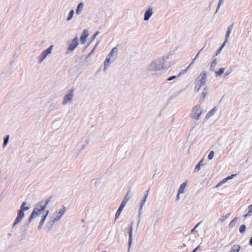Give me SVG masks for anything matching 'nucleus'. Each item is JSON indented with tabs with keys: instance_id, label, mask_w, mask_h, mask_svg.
<instances>
[{
	"instance_id": "obj_1",
	"label": "nucleus",
	"mask_w": 252,
	"mask_h": 252,
	"mask_svg": "<svg viewBox=\"0 0 252 252\" xmlns=\"http://www.w3.org/2000/svg\"><path fill=\"white\" fill-rule=\"evenodd\" d=\"M171 65L168 56H164L154 60L146 67L149 72H161L167 70Z\"/></svg>"
},
{
	"instance_id": "obj_2",
	"label": "nucleus",
	"mask_w": 252,
	"mask_h": 252,
	"mask_svg": "<svg viewBox=\"0 0 252 252\" xmlns=\"http://www.w3.org/2000/svg\"><path fill=\"white\" fill-rule=\"evenodd\" d=\"M49 202V199L41 200L36 205L35 207L34 208L33 212L29 218V221H31L33 218L39 215H42V218L39 224V227H41L49 214V211L45 210Z\"/></svg>"
},
{
	"instance_id": "obj_3",
	"label": "nucleus",
	"mask_w": 252,
	"mask_h": 252,
	"mask_svg": "<svg viewBox=\"0 0 252 252\" xmlns=\"http://www.w3.org/2000/svg\"><path fill=\"white\" fill-rule=\"evenodd\" d=\"M26 205V202H24L22 203L20 207V209L18 212V215L14 222L13 226H14L16 224L18 223L22 220V219L25 216L24 211L28 210L29 209V208L28 206H25Z\"/></svg>"
},
{
	"instance_id": "obj_4",
	"label": "nucleus",
	"mask_w": 252,
	"mask_h": 252,
	"mask_svg": "<svg viewBox=\"0 0 252 252\" xmlns=\"http://www.w3.org/2000/svg\"><path fill=\"white\" fill-rule=\"evenodd\" d=\"M118 55V49L117 47H114L112 49L111 52L108 55L106 59L104 62V68L106 69L107 66L109 65L110 60L112 59V60H114L116 59Z\"/></svg>"
},
{
	"instance_id": "obj_5",
	"label": "nucleus",
	"mask_w": 252,
	"mask_h": 252,
	"mask_svg": "<svg viewBox=\"0 0 252 252\" xmlns=\"http://www.w3.org/2000/svg\"><path fill=\"white\" fill-rule=\"evenodd\" d=\"M202 112V108L200 106L196 105L192 109L190 114L191 117L195 120H199Z\"/></svg>"
},
{
	"instance_id": "obj_6",
	"label": "nucleus",
	"mask_w": 252,
	"mask_h": 252,
	"mask_svg": "<svg viewBox=\"0 0 252 252\" xmlns=\"http://www.w3.org/2000/svg\"><path fill=\"white\" fill-rule=\"evenodd\" d=\"M207 78V73L204 72L201 73L196 79L195 83H198L202 86H204L205 84Z\"/></svg>"
},
{
	"instance_id": "obj_7",
	"label": "nucleus",
	"mask_w": 252,
	"mask_h": 252,
	"mask_svg": "<svg viewBox=\"0 0 252 252\" xmlns=\"http://www.w3.org/2000/svg\"><path fill=\"white\" fill-rule=\"evenodd\" d=\"M53 45H51L48 49L44 51L40 56V62H42L46 56L51 53Z\"/></svg>"
},
{
	"instance_id": "obj_8",
	"label": "nucleus",
	"mask_w": 252,
	"mask_h": 252,
	"mask_svg": "<svg viewBox=\"0 0 252 252\" xmlns=\"http://www.w3.org/2000/svg\"><path fill=\"white\" fill-rule=\"evenodd\" d=\"M133 221H131L130 226L128 228V235H129V239H128V247L129 248L131 247L132 243V230H133Z\"/></svg>"
},
{
	"instance_id": "obj_9",
	"label": "nucleus",
	"mask_w": 252,
	"mask_h": 252,
	"mask_svg": "<svg viewBox=\"0 0 252 252\" xmlns=\"http://www.w3.org/2000/svg\"><path fill=\"white\" fill-rule=\"evenodd\" d=\"M149 219L151 223L153 224L154 226H155L159 221L158 215L156 214L151 215Z\"/></svg>"
},
{
	"instance_id": "obj_10",
	"label": "nucleus",
	"mask_w": 252,
	"mask_h": 252,
	"mask_svg": "<svg viewBox=\"0 0 252 252\" xmlns=\"http://www.w3.org/2000/svg\"><path fill=\"white\" fill-rule=\"evenodd\" d=\"M153 7H149L144 14V20L148 21L153 14Z\"/></svg>"
},
{
	"instance_id": "obj_11",
	"label": "nucleus",
	"mask_w": 252,
	"mask_h": 252,
	"mask_svg": "<svg viewBox=\"0 0 252 252\" xmlns=\"http://www.w3.org/2000/svg\"><path fill=\"white\" fill-rule=\"evenodd\" d=\"M78 43L77 38L76 37L71 41V43L70 44L68 50H70V51H73L78 46Z\"/></svg>"
},
{
	"instance_id": "obj_12",
	"label": "nucleus",
	"mask_w": 252,
	"mask_h": 252,
	"mask_svg": "<svg viewBox=\"0 0 252 252\" xmlns=\"http://www.w3.org/2000/svg\"><path fill=\"white\" fill-rule=\"evenodd\" d=\"M73 90H72L70 93L64 96L63 104H65L68 102V101L71 100L73 96Z\"/></svg>"
},
{
	"instance_id": "obj_13",
	"label": "nucleus",
	"mask_w": 252,
	"mask_h": 252,
	"mask_svg": "<svg viewBox=\"0 0 252 252\" xmlns=\"http://www.w3.org/2000/svg\"><path fill=\"white\" fill-rule=\"evenodd\" d=\"M88 36L87 30H84L80 37L81 42L82 44H84L86 41V38Z\"/></svg>"
},
{
	"instance_id": "obj_14",
	"label": "nucleus",
	"mask_w": 252,
	"mask_h": 252,
	"mask_svg": "<svg viewBox=\"0 0 252 252\" xmlns=\"http://www.w3.org/2000/svg\"><path fill=\"white\" fill-rule=\"evenodd\" d=\"M217 108L214 107L212 109H211L210 111L208 112L205 116V119L208 120L213 115H214V113L216 112Z\"/></svg>"
},
{
	"instance_id": "obj_15",
	"label": "nucleus",
	"mask_w": 252,
	"mask_h": 252,
	"mask_svg": "<svg viewBox=\"0 0 252 252\" xmlns=\"http://www.w3.org/2000/svg\"><path fill=\"white\" fill-rule=\"evenodd\" d=\"M148 192H149V190L147 191L146 193L144 195V196H143V199L141 201L139 211L142 209L143 206L144 204H145L146 199H147V197L148 195Z\"/></svg>"
},
{
	"instance_id": "obj_16",
	"label": "nucleus",
	"mask_w": 252,
	"mask_h": 252,
	"mask_svg": "<svg viewBox=\"0 0 252 252\" xmlns=\"http://www.w3.org/2000/svg\"><path fill=\"white\" fill-rule=\"evenodd\" d=\"M187 183H182L181 186H180L178 192H179V194H182L184 192V190L186 187Z\"/></svg>"
},
{
	"instance_id": "obj_17",
	"label": "nucleus",
	"mask_w": 252,
	"mask_h": 252,
	"mask_svg": "<svg viewBox=\"0 0 252 252\" xmlns=\"http://www.w3.org/2000/svg\"><path fill=\"white\" fill-rule=\"evenodd\" d=\"M240 249V246L238 245H235L231 247L230 252H239Z\"/></svg>"
},
{
	"instance_id": "obj_18",
	"label": "nucleus",
	"mask_w": 252,
	"mask_h": 252,
	"mask_svg": "<svg viewBox=\"0 0 252 252\" xmlns=\"http://www.w3.org/2000/svg\"><path fill=\"white\" fill-rule=\"evenodd\" d=\"M233 26L232 25L229 26L228 27L227 31L226 32V34H225V39H228V38L229 37L230 33L231 32L232 30H233Z\"/></svg>"
},
{
	"instance_id": "obj_19",
	"label": "nucleus",
	"mask_w": 252,
	"mask_h": 252,
	"mask_svg": "<svg viewBox=\"0 0 252 252\" xmlns=\"http://www.w3.org/2000/svg\"><path fill=\"white\" fill-rule=\"evenodd\" d=\"M203 165V159H202L196 165L195 168L194 169V172H198L200 170V166H202Z\"/></svg>"
},
{
	"instance_id": "obj_20",
	"label": "nucleus",
	"mask_w": 252,
	"mask_h": 252,
	"mask_svg": "<svg viewBox=\"0 0 252 252\" xmlns=\"http://www.w3.org/2000/svg\"><path fill=\"white\" fill-rule=\"evenodd\" d=\"M217 63H218L217 60L216 58L213 60V61L212 62V63L211 64L210 69L212 70V71H214L216 65L217 64Z\"/></svg>"
},
{
	"instance_id": "obj_21",
	"label": "nucleus",
	"mask_w": 252,
	"mask_h": 252,
	"mask_svg": "<svg viewBox=\"0 0 252 252\" xmlns=\"http://www.w3.org/2000/svg\"><path fill=\"white\" fill-rule=\"evenodd\" d=\"M224 71V68L223 67L220 68L218 71L215 72L216 76H221Z\"/></svg>"
},
{
	"instance_id": "obj_22",
	"label": "nucleus",
	"mask_w": 252,
	"mask_h": 252,
	"mask_svg": "<svg viewBox=\"0 0 252 252\" xmlns=\"http://www.w3.org/2000/svg\"><path fill=\"white\" fill-rule=\"evenodd\" d=\"M237 220H238V218H237V217H235L233 220H232L230 221V222L229 224V227H230V228L233 227L236 225Z\"/></svg>"
},
{
	"instance_id": "obj_23",
	"label": "nucleus",
	"mask_w": 252,
	"mask_h": 252,
	"mask_svg": "<svg viewBox=\"0 0 252 252\" xmlns=\"http://www.w3.org/2000/svg\"><path fill=\"white\" fill-rule=\"evenodd\" d=\"M83 8V4L81 2L80 3L78 6H77V9H76V13L79 14L81 12V11L82 10Z\"/></svg>"
},
{
	"instance_id": "obj_24",
	"label": "nucleus",
	"mask_w": 252,
	"mask_h": 252,
	"mask_svg": "<svg viewBox=\"0 0 252 252\" xmlns=\"http://www.w3.org/2000/svg\"><path fill=\"white\" fill-rule=\"evenodd\" d=\"M248 212L247 214H246L244 217L247 218L248 217H250L252 215V207H251V205H250L249 207H248Z\"/></svg>"
},
{
	"instance_id": "obj_25",
	"label": "nucleus",
	"mask_w": 252,
	"mask_h": 252,
	"mask_svg": "<svg viewBox=\"0 0 252 252\" xmlns=\"http://www.w3.org/2000/svg\"><path fill=\"white\" fill-rule=\"evenodd\" d=\"M64 212V210H61L59 212L57 213V218L55 220H59L62 216Z\"/></svg>"
},
{
	"instance_id": "obj_26",
	"label": "nucleus",
	"mask_w": 252,
	"mask_h": 252,
	"mask_svg": "<svg viewBox=\"0 0 252 252\" xmlns=\"http://www.w3.org/2000/svg\"><path fill=\"white\" fill-rule=\"evenodd\" d=\"M246 227L244 224L240 225L239 227V232L240 233H244L246 231Z\"/></svg>"
},
{
	"instance_id": "obj_27",
	"label": "nucleus",
	"mask_w": 252,
	"mask_h": 252,
	"mask_svg": "<svg viewBox=\"0 0 252 252\" xmlns=\"http://www.w3.org/2000/svg\"><path fill=\"white\" fill-rule=\"evenodd\" d=\"M125 206V199H124L123 200L121 206H120L119 208L118 209V210L117 211H119L121 213V212L123 210Z\"/></svg>"
},
{
	"instance_id": "obj_28",
	"label": "nucleus",
	"mask_w": 252,
	"mask_h": 252,
	"mask_svg": "<svg viewBox=\"0 0 252 252\" xmlns=\"http://www.w3.org/2000/svg\"><path fill=\"white\" fill-rule=\"evenodd\" d=\"M202 86L200 84H198V83H196V85L194 87V90L195 92H198L200 88H201Z\"/></svg>"
},
{
	"instance_id": "obj_29",
	"label": "nucleus",
	"mask_w": 252,
	"mask_h": 252,
	"mask_svg": "<svg viewBox=\"0 0 252 252\" xmlns=\"http://www.w3.org/2000/svg\"><path fill=\"white\" fill-rule=\"evenodd\" d=\"M73 14H74V11L73 10H71L70 12H69V13L68 14V16L67 18V20L68 21L69 20H70L72 17H73Z\"/></svg>"
},
{
	"instance_id": "obj_30",
	"label": "nucleus",
	"mask_w": 252,
	"mask_h": 252,
	"mask_svg": "<svg viewBox=\"0 0 252 252\" xmlns=\"http://www.w3.org/2000/svg\"><path fill=\"white\" fill-rule=\"evenodd\" d=\"M189 67H190V66H189H189H188V67H187L185 69L181 70V72H180L178 74V75L179 77L181 75H182V74H183L185 73L187 71L188 69L189 68Z\"/></svg>"
},
{
	"instance_id": "obj_31",
	"label": "nucleus",
	"mask_w": 252,
	"mask_h": 252,
	"mask_svg": "<svg viewBox=\"0 0 252 252\" xmlns=\"http://www.w3.org/2000/svg\"><path fill=\"white\" fill-rule=\"evenodd\" d=\"M214 156V152L213 151H211L208 156V159L210 160L212 159L213 158Z\"/></svg>"
},
{
	"instance_id": "obj_32",
	"label": "nucleus",
	"mask_w": 252,
	"mask_h": 252,
	"mask_svg": "<svg viewBox=\"0 0 252 252\" xmlns=\"http://www.w3.org/2000/svg\"><path fill=\"white\" fill-rule=\"evenodd\" d=\"M179 76L178 75H173V76H170L169 77H168L167 79V81H172L177 78H178Z\"/></svg>"
},
{
	"instance_id": "obj_33",
	"label": "nucleus",
	"mask_w": 252,
	"mask_h": 252,
	"mask_svg": "<svg viewBox=\"0 0 252 252\" xmlns=\"http://www.w3.org/2000/svg\"><path fill=\"white\" fill-rule=\"evenodd\" d=\"M227 179L226 178H224L223 179L221 182H220L217 186H216V187H218L221 185H222V184L225 183L226 182H227Z\"/></svg>"
},
{
	"instance_id": "obj_34",
	"label": "nucleus",
	"mask_w": 252,
	"mask_h": 252,
	"mask_svg": "<svg viewBox=\"0 0 252 252\" xmlns=\"http://www.w3.org/2000/svg\"><path fill=\"white\" fill-rule=\"evenodd\" d=\"M229 215V214H228L227 215H226V216H222L220 219V221L221 222H224L226 220V219L227 218L228 216Z\"/></svg>"
},
{
	"instance_id": "obj_35",
	"label": "nucleus",
	"mask_w": 252,
	"mask_h": 252,
	"mask_svg": "<svg viewBox=\"0 0 252 252\" xmlns=\"http://www.w3.org/2000/svg\"><path fill=\"white\" fill-rule=\"evenodd\" d=\"M202 49H201V50L199 51V52L198 53V54L196 55V56L195 57V58L192 60L191 63L189 64V66H190V65H191L194 62H195V61L196 60V58L198 57V55L200 53V52L202 51Z\"/></svg>"
},
{
	"instance_id": "obj_36",
	"label": "nucleus",
	"mask_w": 252,
	"mask_h": 252,
	"mask_svg": "<svg viewBox=\"0 0 252 252\" xmlns=\"http://www.w3.org/2000/svg\"><path fill=\"white\" fill-rule=\"evenodd\" d=\"M8 139H9V136L7 135L6 136V137H5L4 139V142H3V147L5 146L7 144V142H8Z\"/></svg>"
},
{
	"instance_id": "obj_37",
	"label": "nucleus",
	"mask_w": 252,
	"mask_h": 252,
	"mask_svg": "<svg viewBox=\"0 0 252 252\" xmlns=\"http://www.w3.org/2000/svg\"><path fill=\"white\" fill-rule=\"evenodd\" d=\"M222 49V47H220L219 48V49L218 50V51H217L216 54V56H217L219 54H220V53Z\"/></svg>"
},
{
	"instance_id": "obj_38",
	"label": "nucleus",
	"mask_w": 252,
	"mask_h": 252,
	"mask_svg": "<svg viewBox=\"0 0 252 252\" xmlns=\"http://www.w3.org/2000/svg\"><path fill=\"white\" fill-rule=\"evenodd\" d=\"M236 176V174H232L229 176H228L226 177L227 181H228L229 180L232 179L234 177Z\"/></svg>"
},
{
	"instance_id": "obj_39",
	"label": "nucleus",
	"mask_w": 252,
	"mask_h": 252,
	"mask_svg": "<svg viewBox=\"0 0 252 252\" xmlns=\"http://www.w3.org/2000/svg\"><path fill=\"white\" fill-rule=\"evenodd\" d=\"M121 214V212H120L119 211H117L116 213V216H115V219H117L120 216Z\"/></svg>"
},
{
	"instance_id": "obj_40",
	"label": "nucleus",
	"mask_w": 252,
	"mask_h": 252,
	"mask_svg": "<svg viewBox=\"0 0 252 252\" xmlns=\"http://www.w3.org/2000/svg\"><path fill=\"white\" fill-rule=\"evenodd\" d=\"M231 71H232V70H230V69H229L228 70H227L225 74V76L229 74L231 72Z\"/></svg>"
},
{
	"instance_id": "obj_41",
	"label": "nucleus",
	"mask_w": 252,
	"mask_h": 252,
	"mask_svg": "<svg viewBox=\"0 0 252 252\" xmlns=\"http://www.w3.org/2000/svg\"><path fill=\"white\" fill-rule=\"evenodd\" d=\"M227 40L228 39H225L224 41L223 42V44H222V45L220 47H222V48H223V47L225 46L226 43L227 42Z\"/></svg>"
},
{
	"instance_id": "obj_42",
	"label": "nucleus",
	"mask_w": 252,
	"mask_h": 252,
	"mask_svg": "<svg viewBox=\"0 0 252 252\" xmlns=\"http://www.w3.org/2000/svg\"><path fill=\"white\" fill-rule=\"evenodd\" d=\"M180 194H179V192H178V194L177 195V197H176V200H179L180 199Z\"/></svg>"
},
{
	"instance_id": "obj_43",
	"label": "nucleus",
	"mask_w": 252,
	"mask_h": 252,
	"mask_svg": "<svg viewBox=\"0 0 252 252\" xmlns=\"http://www.w3.org/2000/svg\"><path fill=\"white\" fill-rule=\"evenodd\" d=\"M201 221H200L199 222H198L195 226V227H194V229H195L196 228H197V227L199 225V224L201 223Z\"/></svg>"
},
{
	"instance_id": "obj_44",
	"label": "nucleus",
	"mask_w": 252,
	"mask_h": 252,
	"mask_svg": "<svg viewBox=\"0 0 252 252\" xmlns=\"http://www.w3.org/2000/svg\"><path fill=\"white\" fill-rule=\"evenodd\" d=\"M199 246H198V247H197L195 249L193 250V251L191 252H196L197 250H198V249L199 248Z\"/></svg>"
},
{
	"instance_id": "obj_45",
	"label": "nucleus",
	"mask_w": 252,
	"mask_h": 252,
	"mask_svg": "<svg viewBox=\"0 0 252 252\" xmlns=\"http://www.w3.org/2000/svg\"><path fill=\"white\" fill-rule=\"evenodd\" d=\"M249 243L252 246V237L250 239Z\"/></svg>"
},
{
	"instance_id": "obj_46",
	"label": "nucleus",
	"mask_w": 252,
	"mask_h": 252,
	"mask_svg": "<svg viewBox=\"0 0 252 252\" xmlns=\"http://www.w3.org/2000/svg\"><path fill=\"white\" fill-rule=\"evenodd\" d=\"M202 96L204 98L205 97V94L203 92L202 93Z\"/></svg>"
},
{
	"instance_id": "obj_47",
	"label": "nucleus",
	"mask_w": 252,
	"mask_h": 252,
	"mask_svg": "<svg viewBox=\"0 0 252 252\" xmlns=\"http://www.w3.org/2000/svg\"><path fill=\"white\" fill-rule=\"evenodd\" d=\"M221 4V3L219 2V3H218V8H220V6Z\"/></svg>"
},
{
	"instance_id": "obj_48",
	"label": "nucleus",
	"mask_w": 252,
	"mask_h": 252,
	"mask_svg": "<svg viewBox=\"0 0 252 252\" xmlns=\"http://www.w3.org/2000/svg\"><path fill=\"white\" fill-rule=\"evenodd\" d=\"M221 4V3L219 2V3H218V8H220V6Z\"/></svg>"
},
{
	"instance_id": "obj_49",
	"label": "nucleus",
	"mask_w": 252,
	"mask_h": 252,
	"mask_svg": "<svg viewBox=\"0 0 252 252\" xmlns=\"http://www.w3.org/2000/svg\"><path fill=\"white\" fill-rule=\"evenodd\" d=\"M222 1H223V0H219V2H220V3H221L222 2Z\"/></svg>"
},
{
	"instance_id": "obj_50",
	"label": "nucleus",
	"mask_w": 252,
	"mask_h": 252,
	"mask_svg": "<svg viewBox=\"0 0 252 252\" xmlns=\"http://www.w3.org/2000/svg\"><path fill=\"white\" fill-rule=\"evenodd\" d=\"M219 9V8H218V7H217V8L216 9V12H217V11H218Z\"/></svg>"
},
{
	"instance_id": "obj_51",
	"label": "nucleus",
	"mask_w": 252,
	"mask_h": 252,
	"mask_svg": "<svg viewBox=\"0 0 252 252\" xmlns=\"http://www.w3.org/2000/svg\"><path fill=\"white\" fill-rule=\"evenodd\" d=\"M195 229H194V228L191 230V232H192L194 231Z\"/></svg>"
},
{
	"instance_id": "obj_52",
	"label": "nucleus",
	"mask_w": 252,
	"mask_h": 252,
	"mask_svg": "<svg viewBox=\"0 0 252 252\" xmlns=\"http://www.w3.org/2000/svg\"><path fill=\"white\" fill-rule=\"evenodd\" d=\"M102 252H107L105 251H103Z\"/></svg>"
},
{
	"instance_id": "obj_53",
	"label": "nucleus",
	"mask_w": 252,
	"mask_h": 252,
	"mask_svg": "<svg viewBox=\"0 0 252 252\" xmlns=\"http://www.w3.org/2000/svg\"><path fill=\"white\" fill-rule=\"evenodd\" d=\"M251 207H252V204L251 205Z\"/></svg>"
}]
</instances>
